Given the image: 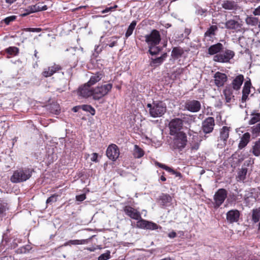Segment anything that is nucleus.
<instances>
[{"instance_id": "obj_1", "label": "nucleus", "mask_w": 260, "mask_h": 260, "mask_svg": "<svg viewBox=\"0 0 260 260\" xmlns=\"http://www.w3.org/2000/svg\"><path fill=\"white\" fill-rule=\"evenodd\" d=\"M145 38L150 54L152 55H157L162 49L158 46L161 40L159 32L156 29H153L150 34L146 35Z\"/></svg>"}, {"instance_id": "obj_2", "label": "nucleus", "mask_w": 260, "mask_h": 260, "mask_svg": "<svg viewBox=\"0 0 260 260\" xmlns=\"http://www.w3.org/2000/svg\"><path fill=\"white\" fill-rule=\"evenodd\" d=\"M33 171L28 168H18L14 171L10 178L11 181L15 183L24 182L31 177Z\"/></svg>"}, {"instance_id": "obj_3", "label": "nucleus", "mask_w": 260, "mask_h": 260, "mask_svg": "<svg viewBox=\"0 0 260 260\" xmlns=\"http://www.w3.org/2000/svg\"><path fill=\"white\" fill-rule=\"evenodd\" d=\"M113 85L111 83L98 85L93 89L92 98L94 100H99L108 94L111 90Z\"/></svg>"}, {"instance_id": "obj_4", "label": "nucleus", "mask_w": 260, "mask_h": 260, "mask_svg": "<svg viewBox=\"0 0 260 260\" xmlns=\"http://www.w3.org/2000/svg\"><path fill=\"white\" fill-rule=\"evenodd\" d=\"M147 107L149 108L150 115L154 118L161 116L166 111V107L161 102L148 104Z\"/></svg>"}, {"instance_id": "obj_5", "label": "nucleus", "mask_w": 260, "mask_h": 260, "mask_svg": "<svg viewBox=\"0 0 260 260\" xmlns=\"http://www.w3.org/2000/svg\"><path fill=\"white\" fill-rule=\"evenodd\" d=\"M173 141V147L174 149L182 150L186 146L187 140V137L183 132H180L176 134Z\"/></svg>"}, {"instance_id": "obj_6", "label": "nucleus", "mask_w": 260, "mask_h": 260, "mask_svg": "<svg viewBox=\"0 0 260 260\" xmlns=\"http://www.w3.org/2000/svg\"><path fill=\"white\" fill-rule=\"evenodd\" d=\"M234 56L235 53L233 51L226 49L214 55L213 60L219 62L226 63L229 62Z\"/></svg>"}, {"instance_id": "obj_7", "label": "nucleus", "mask_w": 260, "mask_h": 260, "mask_svg": "<svg viewBox=\"0 0 260 260\" xmlns=\"http://www.w3.org/2000/svg\"><path fill=\"white\" fill-rule=\"evenodd\" d=\"M242 26V21L238 16H234L233 19H229L225 22V27L226 29L235 31H240Z\"/></svg>"}, {"instance_id": "obj_8", "label": "nucleus", "mask_w": 260, "mask_h": 260, "mask_svg": "<svg viewBox=\"0 0 260 260\" xmlns=\"http://www.w3.org/2000/svg\"><path fill=\"white\" fill-rule=\"evenodd\" d=\"M183 126V120L180 118H174L172 119L169 124L170 134L172 136L180 132Z\"/></svg>"}, {"instance_id": "obj_9", "label": "nucleus", "mask_w": 260, "mask_h": 260, "mask_svg": "<svg viewBox=\"0 0 260 260\" xmlns=\"http://www.w3.org/2000/svg\"><path fill=\"white\" fill-rule=\"evenodd\" d=\"M228 191L224 188L217 190L214 196V207L218 208L224 202L227 197Z\"/></svg>"}, {"instance_id": "obj_10", "label": "nucleus", "mask_w": 260, "mask_h": 260, "mask_svg": "<svg viewBox=\"0 0 260 260\" xmlns=\"http://www.w3.org/2000/svg\"><path fill=\"white\" fill-rule=\"evenodd\" d=\"M184 107V109L187 111L192 113H196L201 110V104L200 102L197 100H188L185 103Z\"/></svg>"}, {"instance_id": "obj_11", "label": "nucleus", "mask_w": 260, "mask_h": 260, "mask_svg": "<svg viewBox=\"0 0 260 260\" xmlns=\"http://www.w3.org/2000/svg\"><path fill=\"white\" fill-rule=\"evenodd\" d=\"M47 9V6L46 5H42L41 4L38 3L34 5L29 6L26 8L23 9V11H24V13L21 15L25 16L30 13L44 11Z\"/></svg>"}, {"instance_id": "obj_12", "label": "nucleus", "mask_w": 260, "mask_h": 260, "mask_svg": "<svg viewBox=\"0 0 260 260\" xmlns=\"http://www.w3.org/2000/svg\"><path fill=\"white\" fill-rule=\"evenodd\" d=\"M214 126L215 121L214 118L209 117L203 121L202 129L205 134H209L212 132Z\"/></svg>"}, {"instance_id": "obj_13", "label": "nucleus", "mask_w": 260, "mask_h": 260, "mask_svg": "<svg viewBox=\"0 0 260 260\" xmlns=\"http://www.w3.org/2000/svg\"><path fill=\"white\" fill-rule=\"evenodd\" d=\"M106 155L109 159L113 161L115 160L119 155L118 147L115 144L110 145L107 149Z\"/></svg>"}, {"instance_id": "obj_14", "label": "nucleus", "mask_w": 260, "mask_h": 260, "mask_svg": "<svg viewBox=\"0 0 260 260\" xmlns=\"http://www.w3.org/2000/svg\"><path fill=\"white\" fill-rule=\"evenodd\" d=\"M126 215L135 220H139L141 215L139 211L129 206H126L123 208Z\"/></svg>"}, {"instance_id": "obj_15", "label": "nucleus", "mask_w": 260, "mask_h": 260, "mask_svg": "<svg viewBox=\"0 0 260 260\" xmlns=\"http://www.w3.org/2000/svg\"><path fill=\"white\" fill-rule=\"evenodd\" d=\"M214 83L218 87H222L227 81L228 77L224 73L216 72L214 75Z\"/></svg>"}, {"instance_id": "obj_16", "label": "nucleus", "mask_w": 260, "mask_h": 260, "mask_svg": "<svg viewBox=\"0 0 260 260\" xmlns=\"http://www.w3.org/2000/svg\"><path fill=\"white\" fill-rule=\"evenodd\" d=\"M244 80V76L242 74H239L234 77L231 83V86L233 89L236 91H239L241 89Z\"/></svg>"}, {"instance_id": "obj_17", "label": "nucleus", "mask_w": 260, "mask_h": 260, "mask_svg": "<svg viewBox=\"0 0 260 260\" xmlns=\"http://www.w3.org/2000/svg\"><path fill=\"white\" fill-rule=\"evenodd\" d=\"M90 85L87 83L80 86L78 91V94L82 98H88L90 96H92L93 89H90Z\"/></svg>"}, {"instance_id": "obj_18", "label": "nucleus", "mask_w": 260, "mask_h": 260, "mask_svg": "<svg viewBox=\"0 0 260 260\" xmlns=\"http://www.w3.org/2000/svg\"><path fill=\"white\" fill-rule=\"evenodd\" d=\"M230 127L226 126H223L220 130V135L218 138V141L221 142V145L226 144L228 139L229 137Z\"/></svg>"}, {"instance_id": "obj_19", "label": "nucleus", "mask_w": 260, "mask_h": 260, "mask_svg": "<svg viewBox=\"0 0 260 260\" xmlns=\"http://www.w3.org/2000/svg\"><path fill=\"white\" fill-rule=\"evenodd\" d=\"M228 221L231 223L238 221L240 217V212L236 209L231 210L226 215Z\"/></svg>"}, {"instance_id": "obj_20", "label": "nucleus", "mask_w": 260, "mask_h": 260, "mask_svg": "<svg viewBox=\"0 0 260 260\" xmlns=\"http://www.w3.org/2000/svg\"><path fill=\"white\" fill-rule=\"evenodd\" d=\"M221 6L224 9L233 12L236 11L239 9L237 3L233 1H224Z\"/></svg>"}, {"instance_id": "obj_21", "label": "nucleus", "mask_w": 260, "mask_h": 260, "mask_svg": "<svg viewBox=\"0 0 260 260\" xmlns=\"http://www.w3.org/2000/svg\"><path fill=\"white\" fill-rule=\"evenodd\" d=\"M60 69L61 68L59 65L54 64L52 66L44 69L42 74L45 77H50Z\"/></svg>"}, {"instance_id": "obj_22", "label": "nucleus", "mask_w": 260, "mask_h": 260, "mask_svg": "<svg viewBox=\"0 0 260 260\" xmlns=\"http://www.w3.org/2000/svg\"><path fill=\"white\" fill-rule=\"evenodd\" d=\"M251 86V83L250 82V80H247L245 82L244 86L242 89V102H245L248 98L249 94L250 92V88Z\"/></svg>"}, {"instance_id": "obj_23", "label": "nucleus", "mask_w": 260, "mask_h": 260, "mask_svg": "<svg viewBox=\"0 0 260 260\" xmlns=\"http://www.w3.org/2000/svg\"><path fill=\"white\" fill-rule=\"evenodd\" d=\"M104 77V74L101 72H96L90 77V79L87 82L88 85L92 86L97 82H99Z\"/></svg>"}, {"instance_id": "obj_24", "label": "nucleus", "mask_w": 260, "mask_h": 260, "mask_svg": "<svg viewBox=\"0 0 260 260\" xmlns=\"http://www.w3.org/2000/svg\"><path fill=\"white\" fill-rule=\"evenodd\" d=\"M223 45L220 43L211 45L208 48V53L210 55H214L219 52L223 49Z\"/></svg>"}, {"instance_id": "obj_25", "label": "nucleus", "mask_w": 260, "mask_h": 260, "mask_svg": "<svg viewBox=\"0 0 260 260\" xmlns=\"http://www.w3.org/2000/svg\"><path fill=\"white\" fill-rule=\"evenodd\" d=\"M172 200L171 197L167 194H162L159 197L160 204L163 207L170 206Z\"/></svg>"}, {"instance_id": "obj_26", "label": "nucleus", "mask_w": 260, "mask_h": 260, "mask_svg": "<svg viewBox=\"0 0 260 260\" xmlns=\"http://www.w3.org/2000/svg\"><path fill=\"white\" fill-rule=\"evenodd\" d=\"M250 138V134L249 133H245L241 138L238 145L239 148L241 149L244 148L249 143Z\"/></svg>"}, {"instance_id": "obj_27", "label": "nucleus", "mask_w": 260, "mask_h": 260, "mask_svg": "<svg viewBox=\"0 0 260 260\" xmlns=\"http://www.w3.org/2000/svg\"><path fill=\"white\" fill-rule=\"evenodd\" d=\"M167 53H164L161 56L156 58L155 59H152L150 62V65L152 67H157L162 63L165 58L167 57Z\"/></svg>"}, {"instance_id": "obj_28", "label": "nucleus", "mask_w": 260, "mask_h": 260, "mask_svg": "<svg viewBox=\"0 0 260 260\" xmlns=\"http://www.w3.org/2000/svg\"><path fill=\"white\" fill-rule=\"evenodd\" d=\"M184 53L183 49L180 47H174L171 52V56L175 59L180 58Z\"/></svg>"}, {"instance_id": "obj_29", "label": "nucleus", "mask_w": 260, "mask_h": 260, "mask_svg": "<svg viewBox=\"0 0 260 260\" xmlns=\"http://www.w3.org/2000/svg\"><path fill=\"white\" fill-rule=\"evenodd\" d=\"M233 88L229 86H226L225 89L223 90V92L226 102H230L232 97H233Z\"/></svg>"}, {"instance_id": "obj_30", "label": "nucleus", "mask_w": 260, "mask_h": 260, "mask_svg": "<svg viewBox=\"0 0 260 260\" xmlns=\"http://www.w3.org/2000/svg\"><path fill=\"white\" fill-rule=\"evenodd\" d=\"M251 152L255 156L260 155V139L253 143Z\"/></svg>"}, {"instance_id": "obj_31", "label": "nucleus", "mask_w": 260, "mask_h": 260, "mask_svg": "<svg viewBox=\"0 0 260 260\" xmlns=\"http://www.w3.org/2000/svg\"><path fill=\"white\" fill-rule=\"evenodd\" d=\"M88 242V239L82 240H71L64 244V246L69 245H82L87 244Z\"/></svg>"}, {"instance_id": "obj_32", "label": "nucleus", "mask_w": 260, "mask_h": 260, "mask_svg": "<svg viewBox=\"0 0 260 260\" xmlns=\"http://www.w3.org/2000/svg\"><path fill=\"white\" fill-rule=\"evenodd\" d=\"M245 22L248 25L256 26L258 22V19L252 16H247L245 19Z\"/></svg>"}, {"instance_id": "obj_33", "label": "nucleus", "mask_w": 260, "mask_h": 260, "mask_svg": "<svg viewBox=\"0 0 260 260\" xmlns=\"http://www.w3.org/2000/svg\"><path fill=\"white\" fill-rule=\"evenodd\" d=\"M144 151L137 145L134 146L133 155L135 158H139L144 155Z\"/></svg>"}, {"instance_id": "obj_34", "label": "nucleus", "mask_w": 260, "mask_h": 260, "mask_svg": "<svg viewBox=\"0 0 260 260\" xmlns=\"http://www.w3.org/2000/svg\"><path fill=\"white\" fill-rule=\"evenodd\" d=\"M251 118L248 122L249 124L252 125L260 121V113L252 112Z\"/></svg>"}, {"instance_id": "obj_35", "label": "nucleus", "mask_w": 260, "mask_h": 260, "mask_svg": "<svg viewBox=\"0 0 260 260\" xmlns=\"http://www.w3.org/2000/svg\"><path fill=\"white\" fill-rule=\"evenodd\" d=\"M136 24L137 22L136 21H133L131 22L125 34V37L126 39L128 38L129 36H131L132 35L133 31L135 28Z\"/></svg>"}, {"instance_id": "obj_36", "label": "nucleus", "mask_w": 260, "mask_h": 260, "mask_svg": "<svg viewBox=\"0 0 260 260\" xmlns=\"http://www.w3.org/2000/svg\"><path fill=\"white\" fill-rule=\"evenodd\" d=\"M196 135H193V139L194 140V142L190 143V147L192 150H197L199 149L200 143L198 140V138L197 133H194Z\"/></svg>"}, {"instance_id": "obj_37", "label": "nucleus", "mask_w": 260, "mask_h": 260, "mask_svg": "<svg viewBox=\"0 0 260 260\" xmlns=\"http://www.w3.org/2000/svg\"><path fill=\"white\" fill-rule=\"evenodd\" d=\"M260 219V210L258 209H253L252 214V220L254 222H257Z\"/></svg>"}, {"instance_id": "obj_38", "label": "nucleus", "mask_w": 260, "mask_h": 260, "mask_svg": "<svg viewBox=\"0 0 260 260\" xmlns=\"http://www.w3.org/2000/svg\"><path fill=\"white\" fill-rule=\"evenodd\" d=\"M49 110L51 113L54 114L55 115L59 114L60 110L59 106L57 104H51Z\"/></svg>"}, {"instance_id": "obj_39", "label": "nucleus", "mask_w": 260, "mask_h": 260, "mask_svg": "<svg viewBox=\"0 0 260 260\" xmlns=\"http://www.w3.org/2000/svg\"><path fill=\"white\" fill-rule=\"evenodd\" d=\"M83 110L89 112L92 115H94L95 113L94 109L90 105H84L82 106Z\"/></svg>"}, {"instance_id": "obj_40", "label": "nucleus", "mask_w": 260, "mask_h": 260, "mask_svg": "<svg viewBox=\"0 0 260 260\" xmlns=\"http://www.w3.org/2000/svg\"><path fill=\"white\" fill-rule=\"evenodd\" d=\"M251 129L252 134L257 136L260 133V123L253 125Z\"/></svg>"}, {"instance_id": "obj_41", "label": "nucleus", "mask_w": 260, "mask_h": 260, "mask_svg": "<svg viewBox=\"0 0 260 260\" xmlns=\"http://www.w3.org/2000/svg\"><path fill=\"white\" fill-rule=\"evenodd\" d=\"M6 51L10 55H16L18 53L19 49L16 47H10Z\"/></svg>"}, {"instance_id": "obj_42", "label": "nucleus", "mask_w": 260, "mask_h": 260, "mask_svg": "<svg viewBox=\"0 0 260 260\" xmlns=\"http://www.w3.org/2000/svg\"><path fill=\"white\" fill-rule=\"evenodd\" d=\"M137 226L141 229H146L147 220L142 219V218L139 220H137Z\"/></svg>"}, {"instance_id": "obj_43", "label": "nucleus", "mask_w": 260, "mask_h": 260, "mask_svg": "<svg viewBox=\"0 0 260 260\" xmlns=\"http://www.w3.org/2000/svg\"><path fill=\"white\" fill-rule=\"evenodd\" d=\"M217 29V27L216 25H212L205 32L206 36H210L214 35L215 31Z\"/></svg>"}, {"instance_id": "obj_44", "label": "nucleus", "mask_w": 260, "mask_h": 260, "mask_svg": "<svg viewBox=\"0 0 260 260\" xmlns=\"http://www.w3.org/2000/svg\"><path fill=\"white\" fill-rule=\"evenodd\" d=\"M157 229L158 225L156 223L152 222L151 221H147L146 229L153 230Z\"/></svg>"}, {"instance_id": "obj_45", "label": "nucleus", "mask_w": 260, "mask_h": 260, "mask_svg": "<svg viewBox=\"0 0 260 260\" xmlns=\"http://www.w3.org/2000/svg\"><path fill=\"white\" fill-rule=\"evenodd\" d=\"M247 169H242L238 173V179L241 181H243L245 179Z\"/></svg>"}, {"instance_id": "obj_46", "label": "nucleus", "mask_w": 260, "mask_h": 260, "mask_svg": "<svg viewBox=\"0 0 260 260\" xmlns=\"http://www.w3.org/2000/svg\"><path fill=\"white\" fill-rule=\"evenodd\" d=\"M110 258V251L107 250L106 253L102 254L98 257V260H107Z\"/></svg>"}, {"instance_id": "obj_47", "label": "nucleus", "mask_w": 260, "mask_h": 260, "mask_svg": "<svg viewBox=\"0 0 260 260\" xmlns=\"http://www.w3.org/2000/svg\"><path fill=\"white\" fill-rule=\"evenodd\" d=\"M108 45L110 47H113L117 45V38L116 37H112L110 39V40L108 41Z\"/></svg>"}, {"instance_id": "obj_48", "label": "nucleus", "mask_w": 260, "mask_h": 260, "mask_svg": "<svg viewBox=\"0 0 260 260\" xmlns=\"http://www.w3.org/2000/svg\"><path fill=\"white\" fill-rule=\"evenodd\" d=\"M7 209V204L5 203H0V217L3 216L4 212Z\"/></svg>"}, {"instance_id": "obj_49", "label": "nucleus", "mask_w": 260, "mask_h": 260, "mask_svg": "<svg viewBox=\"0 0 260 260\" xmlns=\"http://www.w3.org/2000/svg\"><path fill=\"white\" fill-rule=\"evenodd\" d=\"M57 195L54 194L48 198L46 201V204H51L57 201Z\"/></svg>"}, {"instance_id": "obj_50", "label": "nucleus", "mask_w": 260, "mask_h": 260, "mask_svg": "<svg viewBox=\"0 0 260 260\" xmlns=\"http://www.w3.org/2000/svg\"><path fill=\"white\" fill-rule=\"evenodd\" d=\"M21 242V240L19 238H15L13 240L12 242L11 243V247L15 248L18 245V243H20Z\"/></svg>"}, {"instance_id": "obj_51", "label": "nucleus", "mask_w": 260, "mask_h": 260, "mask_svg": "<svg viewBox=\"0 0 260 260\" xmlns=\"http://www.w3.org/2000/svg\"><path fill=\"white\" fill-rule=\"evenodd\" d=\"M156 164L160 168H162L164 169H165V170L169 172V171H172V169L166 166L165 165H164V164H160L158 162H157L156 163Z\"/></svg>"}, {"instance_id": "obj_52", "label": "nucleus", "mask_w": 260, "mask_h": 260, "mask_svg": "<svg viewBox=\"0 0 260 260\" xmlns=\"http://www.w3.org/2000/svg\"><path fill=\"white\" fill-rule=\"evenodd\" d=\"M102 51L101 48H99V46L95 45L94 48V52L93 53V55L95 57L99 54V53Z\"/></svg>"}, {"instance_id": "obj_53", "label": "nucleus", "mask_w": 260, "mask_h": 260, "mask_svg": "<svg viewBox=\"0 0 260 260\" xmlns=\"http://www.w3.org/2000/svg\"><path fill=\"white\" fill-rule=\"evenodd\" d=\"M76 198L77 201L81 202L84 201L86 199V196L84 194H82L80 195L77 196Z\"/></svg>"}, {"instance_id": "obj_54", "label": "nucleus", "mask_w": 260, "mask_h": 260, "mask_svg": "<svg viewBox=\"0 0 260 260\" xmlns=\"http://www.w3.org/2000/svg\"><path fill=\"white\" fill-rule=\"evenodd\" d=\"M42 29L40 28H28L27 31L30 32H39L41 31Z\"/></svg>"}, {"instance_id": "obj_55", "label": "nucleus", "mask_w": 260, "mask_h": 260, "mask_svg": "<svg viewBox=\"0 0 260 260\" xmlns=\"http://www.w3.org/2000/svg\"><path fill=\"white\" fill-rule=\"evenodd\" d=\"M253 14L254 16H260V5L254 10Z\"/></svg>"}, {"instance_id": "obj_56", "label": "nucleus", "mask_w": 260, "mask_h": 260, "mask_svg": "<svg viewBox=\"0 0 260 260\" xmlns=\"http://www.w3.org/2000/svg\"><path fill=\"white\" fill-rule=\"evenodd\" d=\"M98 154L96 153H93L91 158V160L92 161H98Z\"/></svg>"}, {"instance_id": "obj_57", "label": "nucleus", "mask_w": 260, "mask_h": 260, "mask_svg": "<svg viewBox=\"0 0 260 260\" xmlns=\"http://www.w3.org/2000/svg\"><path fill=\"white\" fill-rule=\"evenodd\" d=\"M169 172L172 173L173 174L175 175L176 177H179L180 178L181 177V174L180 172H176L173 169L172 171H169Z\"/></svg>"}, {"instance_id": "obj_58", "label": "nucleus", "mask_w": 260, "mask_h": 260, "mask_svg": "<svg viewBox=\"0 0 260 260\" xmlns=\"http://www.w3.org/2000/svg\"><path fill=\"white\" fill-rule=\"evenodd\" d=\"M112 8L111 7H107L106 9L102 11V13H108L109 12L112 11Z\"/></svg>"}, {"instance_id": "obj_59", "label": "nucleus", "mask_w": 260, "mask_h": 260, "mask_svg": "<svg viewBox=\"0 0 260 260\" xmlns=\"http://www.w3.org/2000/svg\"><path fill=\"white\" fill-rule=\"evenodd\" d=\"M176 233L174 231H172L169 233L168 237L170 238H174L176 237Z\"/></svg>"}, {"instance_id": "obj_60", "label": "nucleus", "mask_w": 260, "mask_h": 260, "mask_svg": "<svg viewBox=\"0 0 260 260\" xmlns=\"http://www.w3.org/2000/svg\"><path fill=\"white\" fill-rule=\"evenodd\" d=\"M6 241V243H8L10 242V240L7 238V236L6 234H4L3 237V241Z\"/></svg>"}, {"instance_id": "obj_61", "label": "nucleus", "mask_w": 260, "mask_h": 260, "mask_svg": "<svg viewBox=\"0 0 260 260\" xmlns=\"http://www.w3.org/2000/svg\"><path fill=\"white\" fill-rule=\"evenodd\" d=\"M1 260H13V258L11 256H4Z\"/></svg>"}, {"instance_id": "obj_62", "label": "nucleus", "mask_w": 260, "mask_h": 260, "mask_svg": "<svg viewBox=\"0 0 260 260\" xmlns=\"http://www.w3.org/2000/svg\"><path fill=\"white\" fill-rule=\"evenodd\" d=\"M86 250L89 251H94L96 250V248L94 247H87L86 248H85Z\"/></svg>"}, {"instance_id": "obj_63", "label": "nucleus", "mask_w": 260, "mask_h": 260, "mask_svg": "<svg viewBox=\"0 0 260 260\" xmlns=\"http://www.w3.org/2000/svg\"><path fill=\"white\" fill-rule=\"evenodd\" d=\"M17 0H5L6 2L9 4H12L15 2H16Z\"/></svg>"}, {"instance_id": "obj_64", "label": "nucleus", "mask_w": 260, "mask_h": 260, "mask_svg": "<svg viewBox=\"0 0 260 260\" xmlns=\"http://www.w3.org/2000/svg\"><path fill=\"white\" fill-rule=\"evenodd\" d=\"M13 19L11 18L10 17H7L5 19V22L7 24H8L11 20H12Z\"/></svg>"}]
</instances>
